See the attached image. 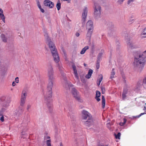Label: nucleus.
I'll use <instances>...</instances> for the list:
<instances>
[{
    "mask_svg": "<svg viewBox=\"0 0 146 146\" xmlns=\"http://www.w3.org/2000/svg\"><path fill=\"white\" fill-rule=\"evenodd\" d=\"M53 70L51 64L48 66V76L49 78L48 83V84L47 91L46 95L44 96L45 103L47 106L48 111L51 113L53 111V106L52 96V88L53 86Z\"/></svg>",
    "mask_w": 146,
    "mask_h": 146,
    "instance_id": "nucleus-1",
    "label": "nucleus"
},
{
    "mask_svg": "<svg viewBox=\"0 0 146 146\" xmlns=\"http://www.w3.org/2000/svg\"><path fill=\"white\" fill-rule=\"evenodd\" d=\"M44 36L48 42V46L50 49L52 55L53 57L54 60L56 63H58L60 60L59 57L54 44L51 40L47 33H45Z\"/></svg>",
    "mask_w": 146,
    "mask_h": 146,
    "instance_id": "nucleus-2",
    "label": "nucleus"
},
{
    "mask_svg": "<svg viewBox=\"0 0 146 146\" xmlns=\"http://www.w3.org/2000/svg\"><path fill=\"white\" fill-rule=\"evenodd\" d=\"M145 61V58L134 59L133 65L134 69L140 72L143 68Z\"/></svg>",
    "mask_w": 146,
    "mask_h": 146,
    "instance_id": "nucleus-3",
    "label": "nucleus"
},
{
    "mask_svg": "<svg viewBox=\"0 0 146 146\" xmlns=\"http://www.w3.org/2000/svg\"><path fill=\"white\" fill-rule=\"evenodd\" d=\"M82 119H83L87 120V121L84 122V124L88 127H90L93 124V121L92 118V116L86 110H83L82 112Z\"/></svg>",
    "mask_w": 146,
    "mask_h": 146,
    "instance_id": "nucleus-4",
    "label": "nucleus"
},
{
    "mask_svg": "<svg viewBox=\"0 0 146 146\" xmlns=\"http://www.w3.org/2000/svg\"><path fill=\"white\" fill-rule=\"evenodd\" d=\"M94 17L96 19L100 17L101 12V7L97 2L94 3Z\"/></svg>",
    "mask_w": 146,
    "mask_h": 146,
    "instance_id": "nucleus-5",
    "label": "nucleus"
},
{
    "mask_svg": "<svg viewBox=\"0 0 146 146\" xmlns=\"http://www.w3.org/2000/svg\"><path fill=\"white\" fill-rule=\"evenodd\" d=\"M106 24L108 30V34L110 36H112L114 34L115 32V29L114 26L111 22L107 21Z\"/></svg>",
    "mask_w": 146,
    "mask_h": 146,
    "instance_id": "nucleus-6",
    "label": "nucleus"
},
{
    "mask_svg": "<svg viewBox=\"0 0 146 146\" xmlns=\"http://www.w3.org/2000/svg\"><path fill=\"white\" fill-rule=\"evenodd\" d=\"M0 100L2 102L1 104L3 107L6 108L9 106L10 101L9 98H6L5 97H3L0 98Z\"/></svg>",
    "mask_w": 146,
    "mask_h": 146,
    "instance_id": "nucleus-7",
    "label": "nucleus"
},
{
    "mask_svg": "<svg viewBox=\"0 0 146 146\" xmlns=\"http://www.w3.org/2000/svg\"><path fill=\"white\" fill-rule=\"evenodd\" d=\"M71 92L73 97L78 102H81L79 93L77 90L75 88H73L72 89Z\"/></svg>",
    "mask_w": 146,
    "mask_h": 146,
    "instance_id": "nucleus-8",
    "label": "nucleus"
},
{
    "mask_svg": "<svg viewBox=\"0 0 146 146\" xmlns=\"http://www.w3.org/2000/svg\"><path fill=\"white\" fill-rule=\"evenodd\" d=\"M133 55L134 57V59H140L141 58H145V56L143 55L140 51L135 52H133Z\"/></svg>",
    "mask_w": 146,
    "mask_h": 146,
    "instance_id": "nucleus-9",
    "label": "nucleus"
},
{
    "mask_svg": "<svg viewBox=\"0 0 146 146\" xmlns=\"http://www.w3.org/2000/svg\"><path fill=\"white\" fill-rule=\"evenodd\" d=\"M87 13L88 8L87 7H85L83 9L82 16V23L83 24L85 23L87 14Z\"/></svg>",
    "mask_w": 146,
    "mask_h": 146,
    "instance_id": "nucleus-10",
    "label": "nucleus"
},
{
    "mask_svg": "<svg viewBox=\"0 0 146 146\" xmlns=\"http://www.w3.org/2000/svg\"><path fill=\"white\" fill-rule=\"evenodd\" d=\"M86 29L88 30H93V23L91 20H89L86 24Z\"/></svg>",
    "mask_w": 146,
    "mask_h": 146,
    "instance_id": "nucleus-11",
    "label": "nucleus"
},
{
    "mask_svg": "<svg viewBox=\"0 0 146 146\" xmlns=\"http://www.w3.org/2000/svg\"><path fill=\"white\" fill-rule=\"evenodd\" d=\"M43 3L44 6L48 7L50 8H52L54 5V3L49 0H45Z\"/></svg>",
    "mask_w": 146,
    "mask_h": 146,
    "instance_id": "nucleus-12",
    "label": "nucleus"
},
{
    "mask_svg": "<svg viewBox=\"0 0 146 146\" xmlns=\"http://www.w3.org/2000/svg\"><path fill=\"white\" fill-rule=\"evenodd\" d=\"M30 119L29 117L28 116H26L24 118L23 123H21V125L22 126H23V124H24V126L26 127Z\"/></svg>",
    "mask_w": 146,
    "mask_h": 146,
    "instance_id": "nucleus-13",
    "label": "nucleus"
},
{
    "mask_svg": "<svg viewBox=\"0 0 146 146\" xmlns=\"http://www.w3.org/2000/svg\"><path fill=\"white\" fill-rule=\"evenodd\" d=\"M24 110L23 107L22 106H19L18 109L16 110L15 113L17 116H19L22 114Z\"/></svg>",
    "mask_w": 146,
    "mask_h": 146,
    "instance_id": "nucleus-14",
    "label": "nucleus"
},
{
    "mask_svg": "<svg viewBox=\"0 0 146 146\" xmlns=\"http://www.w3.org/2000/svg\"><path fill=\"white\" fill-rule=\"evenodd\" d=\"M93 30H88L86 34V38L88 40L89 42L90 43L91 40V36L92 34Z\"/></svg>",
    "mask_w": 146,
    "mask_h": 146,
    "instance_id": "nucleus-15",
    "label": "nucleus"
},
{
    "mask_svg": "<svg viewBox=\"0 0 146 146\" xmlns=\"http://www.w3.org/2000/svg\"><path fill=\"white\" fill-rule=\"evenodd\" d=\"M128 89L126 88L124 89L122 94V98L123 100L126 98L127 97L126 94H127Z\"/></svg>",
    "mask_w": 146,
    "mask_h": 146,
    "instance_id": "nucleus-16",
    "label": "nucleus"
},
{
    "mask_svg": "<svg viewBox=\"0 0 146 146\" xmlns=\"http://www.w3.org/2000/svg\"><path fill=\"white\" fill-rule=\"evenodd\" d=\"M70 82H68L67 80L66 81H64V84H63V87L67 90H70Z\"/></svg>",
    "mask_w": 146,
    "mask_h": 146,
    "instance_id": "nucleus-17",
    "label": "nucleus"
},
{
    "mask_svg": "<svg viewBox=\"0 0 146 146\" xmlns=\"http://www.w3.org/2000/svg\"><path fill=\"white\" fill-rule=\"evenodd\" d=\"M69 115L70 116V118L71 119V121H75V117L74 115L72 114V110H69V112H68Z\"/></svg>",
    "mask_w": 146,
    "mask_h": 146,
    "instance_id": "nucleus-18",
    "label": "nucleus"
},
{
    "mask_svg": "<svg viewBox=\"0 0 146 146\" xmlns=\"http://www.w3.org/2000/svg\"><path fill=\"white\" fill-rule=\"evenodd\" d=\"M0 74L2 76H4L6 72V70L4 66H3L2 67L0 68Z\"/></svg>",
    "mask_w": 146,
    "mask_h": 146,
    "instance_id": "nucleus-19",
    "label": "nucleus"
},
{
    "mask_svg": "<svg viewBox=\"0 0 146 146\" xmlns=\"http://www.w3.org/2000/svg\"><path fill=\"white\" fill-rule=\"evenodd\" d=\"M93 70L92 69H90L88 71V74L85 77L87 79L90 78L93 73Z\"/></svg>",
    "mask_w": 146,
    "mask_h": 146,
    "instance_id": "nucleus-20",
    "label": "nucleus"
},
{
    "mask_svg": "<svg viewBox=\"0 0 146 146\" xmlns=\"http://www.w3.org/2000/svg\"><path fill=\"white\" fill-rule=\"evenodd\" d=\"M89 48V47L88 46H86L83 48L81 51L80 53L81 54H83Z\"/></svg>",
    "mask_w": 146,
    "mask_h": 146,
    "instance_id": "nucleus-21",
    "label": "nucleus"
},
{
    "mask_svg": "<svg viewBox=\"0 0 146 146\" xmlns=\"http://www.w3.org/2000/svg\"><path fill=\"white\" fill-rule=\"evenodd\" d=\"M102 108H105V99L104 98V96L102 95Z\"/></svg>",
    "mask_w": 146,
    "mask_h": 146,
    "instance_id": "nucleus-22",
    "label": "nucleus"
},
{
    "mask_svg": "<svg viewBox=\"0 0 146 146\" xmlns=\"http://www.w3.org/2000/svg\"><path fill=\"white\" fill-rule=\"evenodd\" d=\"M141 38H142L146 37V28L143 30V31L141 33Z\"/></svg>",
    "mask_w": 146,
    "mask_h": 146,
    "instance_id": "nucleus-23",
    "label": "nucleus"
},
{
    "mask_svg": "<svg viewBox=\"0 0 146 146\" xmlns=\"http://www.w3.org/2000/svg\"><path fill=\"white\" fill-rule=\"evenodd\" d=\"M26 99L25 98H21L20 105V106H22L23 107V106L24 105L25 100Z\"/></svg>",
    "mask_w": 146,
    "mask_h": 146,
    "instance_id": "nucleus-24",
    "label": "nucleus"
},
{
    "mask_svg": "<svg viewBox=\"0 0 146 146\" xmlns=\"http://www.w3.org/2000/svg\"><path fill=\"white\" fill-rule=\"evenodd\" d=\"M1 37L3 41L4 42H6L7 40V38L5 37V35L4 34H2L1 35Z\"/></svg>",
    "mask_w": 146,
    "mask_h": 146,
    "instance_id": "nucleus-25",
    "label": "nucleus"
},
{
    "mask_svg": "<svg viewBox=\"0 0 146 146\" xmlns=\"http://www.w3.org/2000/svg\"><path fill=\"white\" fill-rule=\"evenodd\" d=\"M56 7L58 11H59L61 8V3L59 0L58 1L56 5Z\"/></svg>",
    "mask_w": 146,
    "mask_h": 146,
    "instance_id": "nucleus-26",
    "label": "nucleus"
},
{
    "mask_svg": "<svg viewBox=\"0 0 146 146\" xmlns=\"http://www.w3.org/2000/svg\"><path fill=\"white\" fill-rule=\"evenodd\" d=\"M114 69L113 68L111 72V76L110 77V79H112L113 78H114L115 77L114 76L115 74V72H114Z\"/></svg>",
    "mask_w": 146,
    "mask_h": 146,
    "instance_id": "nucleus-27",
    "label": "nucleus"
},
{
    "mask_svg": "<svg viewBox=\"0 0 146 146\" xmlns=\"http://www.w3.org/2000/svg\"><path fill=\"white\" fill-rule=\"evenodd\" d=\"M60 72L64 81H66L67 79L65 77V74L63 72V71H60Z\"/></svg>",
    "mask_w": 146,
    "mask_h": 146,
    "instance_id": "nucleus-28",
    "label": "nucleus"
},
{
    "mask_svg": "<svg viewBox=\"0 0 146 146\" xmlns=\"http://www.w3.org/2000/svg\"><path fill=\"white\" fill-rule=\"evenodd\" d=\"M127 45L128 47L131 49L134 48L133 44L130 42H127Z\"/></svg>",
    "mask_w": 146,
    "mask_h": 146,
    "instance_id": "nucleus-29",
    "label": "nucleus"
},
{
    "mask_svg": "<svg viewBox=\"0 0 146 146\" xmlns=\"http://www.w3.org/2000/svg\"><path fill=\"white\" fill-rule=\"evenodd\" d=\"M58 67L60 71L64 70V69L62 67V64L60 63L58 64Z\"/></svg>",
    "mask_w": 146,
    "mask_h": 146,
    "instance_id": "nucleus-30",
    "label": "nucleus"
},
{
    "mask_svg": "<svg viewBox=\"0 0 146 146\" xmlns=\"http://www.w3.org/2000/svg\"><path fill=\"white\" fill-rule=\"evenodd\" d=\"M121 134L120 133L118 132L117 134H114L115 138L117 139H120V137Z\"/></svg>",
    "mask_w": 146,
    "mask_h": 146,
    "instance_id": "nucleus-31",
    "label": "nucleus"
},
{
    "mask_svg": "<svg viewBox=\"0 0 146 146\" xmlns=\"http://www.w3.org/2000/svg\"><path fill=\"white\" fill-rule=\"evenodd\" d=\"M80 77L82 82L83 83H85L86 82V81L85 79L84 78V75H80Z\"/></svg>",
    "mask_w": 146,
    "mask_h": 146,
    "instance_id": "nucleus-32",
    "label": "nucleus"
},
{
    "mask_svg": "<svg viewBox=\"0 0 146 146\" xmlns=\"http://www.w3.org/2000/svg\"><path fill=\"white\" fill-rule=\"evenodd\" d=\"M103 53L102 52L99 53L98 56L97 61H100V60L102 56Z\"/></svg>",
    "mask_w": 146,
    "mask_h": 146,
    "instance_id": "nucleus-33",
    "label": "nucleus"
},
{
    "mask_svg": "<svg viewBox=\"0 0 146 146\" xmlns=\"http://www.w3.org/2000/svg\"><path fill=\"white\" fill-rule=\"evenodd\" d=\"M0 17L2 19L3 22L5 23V17L3 13L1 14V15H0Z\"/></svg>",
    "mask_w": 146,
    "mask_h": 146,
    "instance_id": "nucleus-34",
    "label": "nucleus"
},
{
    "mask_svg": "<svg viewBox=\"0 0 146 146\" xmlns=\"http://www.w3.org/2000/svg\"><path fill=\"white\" fill-rule=\"evenodd\" d=\"M117 44L116 45V50L117 52H119V50L120 49V46L119 45V42L118 41H117L116 42Z\"/></svg>",
    "mask_w": 146,
    "mask_h": 146,
    "instance_id": "nucleus-35",
    "label": "nucleus"
},
{
    "mask_svg": "<svg viewBox=\"0 0 146 146\" xmlns=\"http://www.w3.org/2000/svg\"><path fill=\"white\" fill-rule=\"evenodd\" d=\"M27 96V94L25 92V91L23 90L22 91V94L21 95V98H25V99H26V97Z\"/></svg>",
    "mask_w": 146,
    "mask_h": 146,
    "instance_id": "nucleus-36",
    "label": "nucleus"
},
{
    "mask_svg": "<svg viewBox=\"0 0 146 146\" xmlns=\"http://www.w3.org/2000/svg\"><path fill=\"white\" fill-rule=\"evenodd\" d=\"M126 121H127V120L125 119L124 118L123 122H120L119 123V124L121 126H123L125 124L126 122Z\"/></svg>",
    "mask_w": 146,
    "mask_h": 146,
    "instance_id": "nucleus-37",
    "label": "nucleus"
},
{
    "mask_svg": "<svg viewBox=\"0 0 146 146\" xmlns=\"http://www.w3.org/2000/svg\"><path fill=\"white\" fill-rule=\"evenodd\" d=\"M103 79V76L102 75H101L100 76V78L98 80V82L97 83V85L98 86H99L100 84V82L102 81Z\"/></svg>",
    "mask_w": 146,
    "mask_h": 146,
    "instance_id": "nucleus-38",
    "label": "nucleus"
},
{
    "mask_svg": "<svg viewBox=\"0 0 146 146\" xmlns=\"http://www.w3.org/2000/svg\"><path fill=\"white\" fill-rule=\"evenodd\" d=\"M6 109L3 108H2L1 110H0V116L3 115V113L6 110Z\"/></svg>",
    "mask_w": 146,
    "mask_h": 146,
    "instance_id": "nucleus-39",
    "label": "nucleus"
},
{
    "mask_svg": "<svg viewBox=\"0 0 146 146\" xmlns=\"http://www.w3.org/2000/svg\"><path fill=\"white\" fill-rule=\"evenodd\" d=\"M46 142L47 146H51V140L50 139L47 140L46 141Z\"/></svg>",
    "mask_w": 146,
    "mask_h": 146,
    "instance_id": "nucleus-40",
    "label": "nucleus"
},
{
    "mask_svg": "<svg viewBox=\"0 0 146 146\" xmlns=\"http://www.w3.org/2000/svg\"><path fill=\"white\" fill-rule=\"evenodd\" d=\"M101 96V93L99 91H97L96 92V97H100Z\"/></svg>",
    "mask_w": 146,
    "mask_h": 146,
    "instance_id": "nucleus-41",
    "label": "nucleus"
},
{
    "mask_svg": "<svg viewBox=\"0 0 146 146\" xmlns=\"http://www.w3.org/2000/svg\"><path fill=\"white\" fill-rule=\"evenodd\" d=\"M142 85L143 86L146 85V76L143 79Z\"/></svg>",
    "mask_w": 146,
    "mask_h": 146,
    "instance_id": "nucleus-42",
    "label": "nucleus"
},
{
    "mask_svg": "<svg viewBox=\"0 0 146 146\" xmlns=\"http://www.w3.org/2000/svg\"><path fill=\"white\" fill-rule=\"evenodd\" d=\"M38 5V7L39 9L40 10V11L42 13H44V10L42 8L41 6L40 5V4H39Z\"/></svg>",
    "mask_w": 146,
    "mask_h": 146,
    "instance_id": "nucleus-43",
    "label": "nucleus"
},
{
    "mask_svg": "<svg viewBox=\"0 0 146 146\" xmlns=\"http://www.w3.org/2000/svg\"><path fill=\"white\" fill-rule=\"evenodd\" d=\"M100 62V61H97L96 65V68L97 69H98L99 68Z\"/></svg>",
    "mask_w": 146,
    "mask_h": 146,
    "instance_id": "nucleus-44",
    "label": "nucleus"
},
{
    "mask_svg": "<svg viewBox=\"0 0 146 146\" xmlns=\"http://www.w3.org/2000/svg\"><path fill=\"white\" fill-rule=\"evenodd\" d=\"M145 113H141V114H140L139 115H137L136 116H133V118H136V117H137V118H139L140 116H141L142 115H144V114H145Z\"/></svg>",
    "mask_w": 146,
    "mask_h": 146,
    "instance_id": "nucleus-45",
    "label": "nucleus"
},
{
    "mask_svg": "<svg viewBox=\"0 0 146 146\" xmlns=\"http://www.w3.org/2000/svg\"><path fill=\"white\" fill-rule=\"evenodd\" d=\"M74 74L76 78L78 80V82H79L80 81L79 80V77L78 73Z\"/></svg>",
    "mask_w": 146,
    "mask_h": 146,
    "instance_id": "nucleus-46",
    "label": "nucleus"
},
{
    "mask_svg": "<svg viewBox=\"0 0 146 146\" xmlns=\"http://www.w3.org/2000/svg\"><path fill=\"white\" fill-rule=\"evenodd\" d=\"M124 0H118L117 2L120 4H121Z\"/></svg>",
    "mask_w": 146,
    "mask_h": 146,
    "instance_id": "nucleus-47",
    "label": "nucleus"
},
{
    "mask_svg": "<svg viewBox=\"0 0 146 146\" xmlns=\"http://www.w3.org/2000/svg\"><path fill=\"white\" fill-rule=\"evenodd\" d=\"M0 120L2 122H3L4 120V117L2 115L1 117H0Z\"/></svg>",
    "mask_w": 146,
    "mask_h": 146,
    "instance_id": "nucleus-48",
    "label": "nucleus"
},
{
    "mask_svg": "<svg viewBox=\"0 0 146 146\" xmlns=\"http://www.w3.org/2000/svg\"><path fill=\"white\" fill-rule=\"evenodd\" d=\"M134 0H129L127 1V4L129 5L131 2H133Z\"/></svg>",
    "mask_w": 146,
    "mask_h": 146,
    "instance_id": "nucleus-49",
    "label": "nucleus"
},
{
    "mask_svg": "<svg viewBox=\"0 0 146 146\" xmlns=\"http://www.w3.org/2000/svg\"><path fill=\"white\" fill-rule=\"evenodd\" d=\"M53 120L55 123H57V121H59V119H57V120H56L55 117H54Z\"/></svg>",
    "mask_w": 146,
    "mask_h": 146,
    "instance_id": "nucleus-50",
    "label": "nucleus"
},
{
    "mask_svg": "<svg viewBox=\"0 0 146 146\" xmlns=\"http://www.w3.org/2000/svg\"><path fill=\"white\" fill-rule=\"evenodd\" d=\"M72 66L73 70L76 69V67L74 64H72Z\"/></svg>",
    "mask_w": 146,
    "mask_h": 146,
    "instance_id": "nucleus-51",
    "label": "nucleus"
},
{
    "mask_svg": "<svg viewBox=\"0 0 146 146\" xmlns=\"http://www.w3.org/2000/svg\"><path fill=\"white\" fill-rule=\"evenodd\" d=\"M100 97H95V99H96V100L98 101V102H99V101H100V99L99 98Z\"/></svg>",
    "mask_w": 146,
    "mask_h": 146,
    "instance_id": "nucleus-52",
    "label": "nucleus"
},
{
    "mask_svg": "<svg viewBox=\"0 0 146 146\" xmlns=\"http://www.w3.org/2000/svg\"><path fill=\"white\" fill-rule=\"evenodd\" d=\"M15 82L16 83H18L19 82V78L18 77L15 78Z\"/></svg>",
    "mask_w": 146,
    "mask_h": 146,
    "instance_id": "nucleus-53",
    "label": "nucleus"
},
{
    "mask_svg": "<svg viewBox=\"0 0 146 146\" xmlns=\"http://www.w3.org/2000/svg\"><path fill=\"white\" fill-rule=\"evenodd\" d=\"M108 146V144H106V145H104L102 144H99L98 145V146Z\"/></svg>",
    "mask_w": 146,
    "mask_h": 146,
    "instance_id": "nucleus-54",
    "label": "nucleus"
},
{
    "mask_svg": "<svg viewBox=\"0 0 146 146\" xmlns=\"http://www.w3.org/2000/svg\"><path fill=\"white\" fill-rule=\"evenodd\" d=\"M24 131H25V130H23V132L22 133H23L21 134V138H24L25 137H24V135H25V134H23V132Z\"/></svg>",
    "mask_w": 146,
    "mask_h": 146,
    "instance_id": "nucleus-55",
    "label": "nucleus"
},
{
    "mask_svg": "<svg viewBox=\"0 0 146 146\" xmlns=\"http://www.w3.org/2000/svg\"><path fill=\"white\" fill-rule=\"evenodd\" d=\"M3 13V11L2 9L0 8V15H1V14Z\"/></svg>",
    "mask_w": 146,
    "mask_h": 146,
    "instance_id": "nucleus-56",
    "label": "nucleus"
},
{
    "mask_svg": "<svg viewBox=\"0 0 146 146\" xmlns=\"http://www.w3.org/2000/svg\"><path fill=\"white\" fill-rule=\"evenodd\" d=\"M31 106L29 104L27 105V109L28 110L31 107Z\"/></svg>",
    "mask_w": 146,
    "mask_h": 146,
    "instance_id": "nucleus-57",
    "label": "nucleus"
},
{
    "mask_svg": "<svg viewBox=\"0 0 146 146\" xmlns=\"http://www.w3.org/2000/svg\"><path fill=\"white\" fill-rule=\"evenodd\" d=\"M63 54H64V56L66 57V52L65 51V50H63Z\"/></svg>",
    "mask_w": 146,
    "mask_h": 146,
    "instance_id": "nucleus-58",
    "label": "nucleus"
},
{
    "mask_svg": "<svg viewBox=\"0 0 146 146\" xmlns=\"http://www.w3.org/2000/svg\"><path fill=\"white\" fill-rule=\"evenodd\" d=\"M94 44H92L91 45V48L92 49H94Z\"/></svg>",
    "mask_w": 146,
    "mask_h": 146,
    "instance_id": "nucleus-59",
    "label": "nucleus"
},
{
    "mask_svg": "<svg viewBox=\"0 0 146 146\" xmlns=\"http://www.w3.org/2000/svg\"><path fill=\"white\" fill-rule=\"evenodd\" d=\"M74 72V74L77 73V71L76 69L73 70Z\"/></svg>",
    "mask_w": 146,
    "mask_h": 146,
    "instance_id": "nucleus-60",
    "label": "nucleus"
},
{
    "mask_svg": "<svg viewBox=\"0 0 146 146\" xmlns=\"http://www.w3.org/2000/svg\"><path fill=\"white\" fill-rule=\"evenodd\" d=\"M76 36L78 37V36H79V35H80V34L79 33H76Z\"/></svg>",
    "mask_w": 146,
    "mask_h": 146,
    "instance_id": "nucleus-61",
    "label": "nucleus"
},
{
    "mask_svg": "<svg viewBox=\"0 0 146 146\" xmlns=\"http://www.w3.org/2000/svg\"><path fill=\"white\" fill-rule=\"evenodd\" d=\"M3 66H4V65H3V64H1V62H0V68H1Z\"/></svg>",
    "mask_w": 146,
    "mask_h": 146,
    "instance_id": "nucleus-62",
    "label": "nucleus"
},
{
    "mask_svg": "<svg viewBox=\"0 0 146 146\" xmlns=\"http://www.w3.org/2000/svg\"><path fill=\"white\" fill-rule=\"evenodd\" d=\"M12 86H14L15 85H16V83L15 82H13L12 83Z\"/></svg>",
    "mask_w": 146,
    "mask_h": 146,
    "instance_id": "nucleus-63",
    "label": "nucleus"
},
{
    "mask_svg": "<svg viewBox=\"0 0 146 146\" xmlns=\"http://www.w3.org/2000/svg\"><path fill=\"white\" fill-rule=\"evenodd\" d=\"M37 6H38V5H39V4H40L39 1L38 0L37 1Z\"/></svg>",
    "mask_w": 146,
    "mask_h": 146,
    "instance_id": "nucleus-64",
    "label": "nucleus"
}]
</instances>
